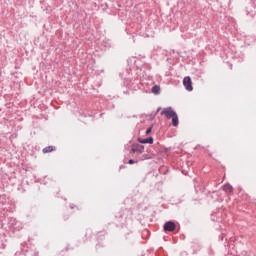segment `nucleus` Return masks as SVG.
<instances>
[{
  "label": "nucleus",
  "mask_w": 256,
  "mask_h": 256,
  "mask_svg": "<svg viewBox=\"0 0 256 256\" xmlns=\"http://www.w3.org/2000/svg\"><path fill=\"white\" fill-rule=\"evenodd\" d=\"M161 115H165L166 119H172V126L177 127L179 125V116L177 112L171 107L164 108Z\"/></svg>",
  "instance_id": "f257e3e1"
},
{
  "label": "nucleus",
  "mask_w": 256,
  "mask_h": 256,
  "mask_svg": "<svg viewBox=\"0 0 256 256\" xmlns=\"http://www.w3.org/2000/svg\"><path fill=\"white\" fill-rule=\"evenodd\" d=\"M164 231L167 233H173V231H175V229H177V225L175 224V222L173 221H167L165 224H164V227H163Z\"/></svg>",
  "instance_id": "f03ea898"
},
{
  "label": "nucleus",
  "mask_w": 256,
  "mask_h": 256,
  "mask_svg": "<svg viewBox=\"0 0 256 256\" xmlns=\"http://www.w3.org/2000/svg\"><path fill=\"white\" fill-rule=\"evenodd\" d=\"M183 85H184L186 91H192L193 90V81H191V76L184 77Z\"/></svg>",
  "instance_id": "7ed1b4c3"
},
{
  "label": "nucleus",
  "mask_w": 256,
  "mask_h": 256,
  "mask_svg": "<svg viewBox=\"0 0 256 256\" xmlns=\"http://www.w3.org/2000/svg\"><path fill=\"white\" fill-rule=\"evenodd\" d=\"M129 213L128 209H122L118 212V214L116 215V219H118V221L120 223H123L125 221V219H127V214Z\"/></svg>",
  "instance_id": "20e7f679"
},
{
  "label": "nucleus",
  "mask_w": 256,
  "mask_h": 256,
  "mask_svg": "<svg viewBox=\"0 0 256 256\" xmlns=\"http://www.w3.org/2000/svg\"><path fill=\"white\" fill-rule=\"evenodd\" d=\"M145 151V146L141 144H133L131 148V153H143Z\"/></svg>",
  "instance_id": "39448f33"
},
{
  "label": "nucleus",
  "mask_w": 256,
  "mask_h": 256,
  "mask_svg": "<svg viewBox=\"0 0 256 256\" xmlns=\"http://www.w3.org/2000/svg\"><path fill=\"white\" fill-rule=\"evenodd\" d=\"M139 143L142 144H148V145H153V137L150 136L148 138H138Z\"/></svg>",
  "instance_id": "423d86ee"
},
{
  "label": "nucleus",
  "mask_w": 256,
  "mask_h": 256,
  "mask_svg": "<svg viewBox=\"0 0 256 256\" xmlns=\"http://www.w3.org/2000/svg\"><path fill=\"white\" fill-rule=\"evenodd\" d=\"M151 92L154 94V95H159L161 93V86L159 85H154L151 89Z\"/></svg>",
  "instance_id": "0eeeda50"
},
{
  "label": "nucleus",
  "mask_w": 256,
  "mask_h": 256,
  "mask_svg": "<svg viewBox=\"0 0 256 256\" xmlns=\"http://www.w3.org/2000/svg\"><path fill=\"white\" fill-rule=\"evenodd\" d=\"M223 191H225V193H233V186H231V184H224Z\"/></svg>",
  "instance_id": "6e6552de"
},
{
  "label": "nucleus",
  "mask_w": 256,
  "mask_h": 256,
  "mask_svg": "<svg viewBox=\"0 0 256 256\" xmlns=\"http://www.w3.org/2000/svg\"><path fill=\"white\" fill-rule=\"evenodd\" d=\"M55 146H47L43 148L42 153H52V151H55Z\"/></svg>",
  "instance_id": "1a4fd4ad"
},
{
  "label": "nucleus",
  "mask_w": 256,
  "mask_h": 256,
  "mask_svg": "<svg viewBox=\"0 0 256 256\" xmlns=\"http://www.w3.org/2000/svg\"><path fill=\"white\" fill-rule=\"evenodd\" d=\"M153 131V126H150L149 128H147L146 130V135H150V133Z\"/></svg>",
  "instance_id": "9d476101"
},
{
  "label": "nucleus",
  "mask_w": 256,
  "mask_h": 256,
  "mask_svg": "<svg viewBox=\"0 0 256 256\" xmlns=\"http://www.w3.org/2000/svg\"><path fill=\"white\" fill-rule=\"evenodd\" d=\"M133 164H135V160L134 159L128 160V165H133Z\"/></svg>",
  "instance_id": "9b49d317"
},
{
  "label": "nucleus",
  "mask_w": 256,
  "mask_h": 256,
  "mask_svg": "<svg viewBox=\"0 0 256 256\" xmlns=\"http://www.w3.org/2000/svg\"><path fill=\"white\" fill-rule=\"evenodd\" d=\"M70 208H71V209H75V205L71 204V205H70Z\"/></svg>",
  "instance_id": "f8f14e48"
},
{
  "label": "nucleus",
  "mask_w": 256,
  "mask_h": 256,
  "mask_svg": "<svg viewBox=\"0 0 256 256\" xmlns=\"http://www.w3.org/2000/svg\"><path fill=\"white\" fill-rule=\"evenodd\" d=\"M159 111H161V107H159V108L157 109V113H159Z\"/></svg>",
  "instance_id": "ddd939ff"
},
{
  "label": "nucleus",
  "mask_w": 256,
  "mask_h": 256,
  "mask_svg": "<svg viewBox=\"0 0 256 256\" xmlns=\"http://www.w3.org/2000/svg\"><path fill=\"white\" fill-rule=\"evenodd\" d=\"M34 256H39V252H36V253L34 254Z\"/></svg>",
  "instance_id": "4468645a"
},
{
  "label": "nucleus",
  "mask_w": 256,
  "mask_h": 256,
  "mask_svg": "<svg viewBox=\"0 0 256 256\" xmlns=\"http://www.w3.org/2000/svg\"><path fill=\"white\" fill-rule=\"evenodd\" d=\"M166 151H171V148H166Z\"/></svg>",
  "instance_id": "2eb2a0df"
},
{
  "label": "nucleus",
  "mask_w": 256,
  "mask_h": 256,
  "mask_svg": "<svg viewBox=\"0 0 256 256\" xmlns=\"http://www.w3.org/2000/svg\"><path fill=\"white\" fill-rule=\"evenodd\" d=\"M145 159H149V157L145 156Z\"/></svg>",
  "instance_id": "dca6fc26"
},
{
  "label": "nucleus",
  "mask_w": 256,
  "mask_h": 256,
  "mask_svg": "<svg viewBox=\"0 0 256 256\" xmlns=\"http://www.w3.org/2000/svg\"><path fill=\"white\" fill-rule=\"evenodd\" d=\"M120 169H123V166H120Z\"/></svg>",
  "instance_id": "f3484780"
}]
</instances>
